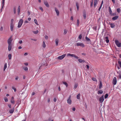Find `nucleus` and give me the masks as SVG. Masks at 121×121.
Wrapping results in <instances>:
<instances>
[{
    "label": "nucleus",
    "instance_id": "obj_1",
    "mask_svg": "<svg viewBox=\"0 0 121 121\" xmlns=\"http://www.w3.org/2000/svg\"><path fill=\"white\" fill-rule=\"evenodd\" d=\"M115 42L117 46L118 47H121V43H120L117 40H115Z\"/></svg>",
    "mask_w": 121,
    "mask_h": 121
},
{
    "label": "nucleus",
    "instance_id": "obj_2",
    "mask_svg": "<svg viewBox=\"0 0 121 121\" xmlns=\"http://www.w3.org/2000/svg\"><path fill=\"white\" fill-rule=\"evenodd\" d=\"M76 45L77 46H80L82 48H84L85 46L84 44L81 43H76Z\"/></svg>",
    "mask_w": 121,
    "mask_h": 121
},
{
    "label": "nucleus",
    "instance_id": "obj_3",
    "mask_svg": "<svg viewBox=\"0 0 121 121\" xmlns=\"http://www.w3.org/2000/svg\"><path fill=\"white\" fill-rule=\"evenodd\" d=\"M23 22V21L22 19H21L19 21L18 23V28H20L22 26V23Z\"/></svg>",
    "mask_w": 121,
    "mask_h": 121
},
{
    "label": "nucleus",
    "instance_id": "obj_4",
    "mask_svg": "<svg viewBox=\"0 0 121 121\" xmlns=\"http://www.w3.org/2000/svg\"><path fill=\"white\" fill-rule=\"evenodd\" d=\"M66 55L65 54H63L61 56H59L58 57L57 59L59 60H61L65 57Z\"/></svg>",
    "mask_w": 121,
    "mask_h": 121
},
{
    "label": "nucleus",
    "instance_id": "obj_5",
    "mask_svg": "<svg viewBox=\"0 0 121 121\" xmlns=\"http://www.w3.org/2000/svg\"><path fill=\"white\" fill-rule=\"evenodd\" d=\"M12 36H11L9 39L7 41L8 43V44H12L11 43L13 39L12 38Z\"/></svg>",
    "mask_w": 121,
    "mask_h": 121
},
{
    "label": "nucleus",
    "instance_id": "obj_6",
    "mask_svg": "<svg viewBox=\"0 0 121 121\" xmlns=\"http://www.w3.org/2000/svg\"><path fill=\"white\" fill-rule=\"evenodd\" d=\"M71 95H70L67 100L68 103L70 104H71L72 103V101L71 99Z\"/></svg>",
    "mask_w": 121,
    "mask_h": 121
},
{
    "label": "nucleus",
    "instance_id": "obj_7",
    "mask_svg": "<svg viewBox=\"0 0 121 121\" xmlns=\"http://www.w3.org/2000/svg\"><path fill=\"white\" fill-rule=\"evenodd\" d=\"M117 82V79L116 77H114V78L113 80L112 81L113 84L114 85L116 84Z\"/></svg>",
    "mask_w": 121,
    "mask_h": 121
},
{
    "label": "nucleus",
    "instance_id": "obj_8",
    "mask_svg": "<svg viewBox=\"0 0 121 121\" xmlns=\"http://www.w3.org/2000/svg\"><path fill=\"white\" fill-rule=\"evenodd\" d=\"M104 100V95H103L100 98L99 100L100 103H102L103 102Z\"/></svg>",
    "mask_w": 121,
    "mask_h": 121
},
{
    "label": "nucleus",
    "instance_id": "obj_9",
    "mask_svg": "<svg viewBox=\"0 0 121 121\" xmlns=\"http://www.w3.org/2000/svg\"><path fill=\"white\" fill-rule=\"evenodd\" d=\"M109 11L110 14L112 16H115V15H113L112 14V11L111 10L110 7H109Z\"/></svg>",
    "mask_w": 121,
    "mask_h": 121
},
{
    "label": "nucleus",
    "instance_id": "obj_10",
    "mask_svg": "<svg viewBox=\"0 0 121 121\" xmlns=\"http://www.w3.org/2000/svg\"><path fill=\"white\" fill-rule=\"evenodd\" d=\"M11 102L13 104H14L15 103V101L14 100V98L13 96L11 98Z\"/></svg>",
    "mask_w": 121,
    "mask_h": 121
},
{
    "label": "nucleus",
    "instance_id": "obj_11",
    "mask_svg": "<svg viewBox=\"0 0 121 121\" xmlns=\"http://www.w3.org/2000/svg\"><path fill=\"white\" fill-rule=\"evenodd\" d=\"M12 44H8V50L9 51H10L12 49Z\"/></svg>",
    "mask_w": 121,
    "mask_h": 121
},
{
    "label": "nucleus",
    "instance_id": "obj_12",
    "mask_svg": "<svg viewBox=\"0 0 121 121\" xmlns=\"http://www.w3.org/2000/svg\"><path fill=\"white\" fill-rule=\"evenodd\" d=\"M44 3L45 5L48 8L49 7V5L46 1H44Z\"/></svg>",
    "mask_w": 121,
    "mask_h": 121
},
{
    "label": "nucleus",
    "instance_id": "obj_13",
    "mask_svg": "<svg viewBox=\"0 0 121 121\" xmlns=\"http://www.w3.org/2000/svg\"><path fill=\"white\" fill-rule=\"evenodd\" d=\"M20 6H19L17 9V14L18 15H19L20 13Z\"/></svg>",
    "mask_w": 121,
    "mask_h": 121
},
{
    "label": "nucleus",
    "instance_id": "obj_14",
    "mask_svg": "<svg viewBox=\"0 0 121 121\" xmlns=\"http://www.w3.org/2000/svg\"><path fill=\"white\" fill-rule=\"evenodd\" d=\"M14 111V108H13L9 110V112L10 113H13Z\"/></svg>",
    "mask_w": 121,
    "mask_h": 121
},
{
    "label": "nucleus",
    "instance_id": "obj_15",
    "mask_svg": "<svg viewBox=\"0 0 121 121\" xmlns=\"http://www.w3.org/2000/svg\"><path fill=\"white\" fill-rule=\"evenodd\" d=\"M118 18V16H116L112 18V20H117Z\"/></svg>",
    "mask_w": 121,
    "mask_h": 121
},
{
    "label": "nucleus",
    "instance_id": "obj_16",
    "mask_svg": "<svg viewBox=\"0 0 121 121\" xmlns=\"http://www.w3.org/2000/svg\"><path fill=\"white\" fill-rule=\"evenodd\" d=\"M102 82H101L100 81V83L99 85V89H101V88L102 87Z\"/></svg>",
    "mask_w": 121,
    "mask_h": 121
},
{
    "label": "nucleus",
    "instance_id": "obj_17",
    "mask_svg": "<svg viewBox=\"0 0 121 121\" xmlns=\"http://www.w3.org/2000/svg\"><path fill=\"white\" fill-rule=\"evenodd\" d=\"M55 10L57 16H58L59 14V11L56 8H55Z\"/></svg>",
    "mask_w": 121,
    "mask_h": 121
},
{
    "label": "nucleus",
    "instance_id": "obj_18",
    "mask_svg": "<svg viewBox=\"0 0 121 121\" xmlns=\"http://www.w3.org/2000/svg\"><path fill=\"white\" fill-rule=\"evenodd\" d=\"M103 92V91L101 90H100L98 91L97 93L98 94H101Z\"/></svg>",
    "mask_w": 121,
    "mask_h": 121
},
{
    "label": "nucleus",
    "instance_id": "obj_19",
    "mask_svg": "<svg viewBox=\"0 0 121 121\" xmlns=\"http://www.w3.org/2000/svg\"><path fill=\"white\" fill-rule=\"evenodd\" d=\"M14 27V25L13 24H11L10 25V30H11L12 31L13 30Z\"/></svg>",
    "mask_w": 121,
    "mask_h": 121
},
{
    "label": "nucleus",
    "instance_id": "obj_20",
    "mask_svg": "<svg viewBox=\"0 0 121 121\" xmlns=\"http://www.w3.org/2000/svg\"><path fill=\"white\" fill-rule=\"evenodd\" d=\"M85 39L87 41L89 42H91V40L87 36L86 37Z\"/></svg>",
    "mask_w": 121,
    "mask_h": 121
},
{
    "label": "nucleus",
    "instance_id": "obj_21",
    "mask_svg": "<svg viewBox=\"0 0 121 121\" xmlns=\"http://www.w3.org/2000/svg\"><path fill=\"white\" fill-rule=\"evenodd\" d=\"M76 5L77 7V9L78 10L79 9V5L78 3L77 2L76 3Z\"/></svg>",
    "mask_w": 121,
    "mask_h": 121
},
{
    "label": "nucleus",
    "instance_id": "obj_22",
    "mask_svg": "<svg viewBox=\"0 0 121 121\" xmlns=\"http://www.w3.org/2000/svg\"><path fill=\"white\" fill-rule=\"evenodd\" d=\"M74 56V54H71L70 53H68L67 55V56H70L71 57H73V56Z\"/></svg>",
    "mask_w": 121,
    "mask_h": 121
},
{
    "label": "nucleus",
    "instance_id": "obj_23",
    "mask_svg": "<svg viewBox=\"0 0 121 121\" xmlns=\"http://www.w3.org/2000/svg\"><path fill=\"white\" fill-rule=\"evenodd\" d=\"M55 43H56V46H57L58 45V39H56L55 40Z\"/></svg>",
    "mask_w": 121,
    "mask_h": 121
},
{
    "label": "nucleus",
    "instance_id": "obj_24",
    "mask_svg": "<svg viewBox=\"0 0 121 121\" xmlns=\"http://www.w3.org/2000/svg\"><path fill=\"white\" fill-rule=\"evenodd\" d=\"M78 61H79V62L80 63L84 62H85L84 60H82L81 59H79L78 60Z\"/></svg>",
    "mask_w": 121,
    "mask_h": 121
},
{
    "label": "nucleus",
    "instance_id": "obj_25",
    "mask_svg": "<svg viewBox=\"0 0 121 121\" xmlns=\"http://www.w3.org/2000/svg\"><path fill=\"white\" fill-rule=\"evenodd\" d=\"M97 0H94V7H95L96 6L97 3Z\"/></svg>",
    "mask_w": 121,
    "mask_h": 121
},
{
    "label": "nucleus",
    "instance_id": "obj_26",
    "mask_svg": "<svg viewBox=\"0 0 121 121\" xmlns=\"http://www.w3.org/2000/svg\"><path fill=\"white\" fill-rule=\"evenodd\" d=\"M7 67V64L6 63H5L4 64V71H5V69H6Z\"/></svg>",
    "mask_w": 121,
    "mask_h": 121
},
{
    "label": "nucleus",
    "instance_id": "obj_27",
    "mask_svg": "<svg viewBox=\"0 0 121 121\" xmlns=\"http://www.w3.org/2000/svg\"><path fill=\"white\" fill-rule=\"evenodd\" d=\"M46 45L44 42L43 41V48H44L46 47Z\"/></svg>",
    "mask_w": 121,
    "mask_h": 121
},
{
    "label": "nucleus",
    "instance_id": "obj_28",
    "mask_svg": "<svg viewBox=\"0 0 121 121\" xmlns=\"http://www.w3.org/2000/svg\"><path fill=\"white\" fill-rule=\"evenodd\" d=\"M80 94L79 93L77 95V99H80Z\"/></svg>",
    "mask_w": 121,
    "mask_h": 121
},
{
    "label": "nucleus",
    "instance_id": "obj_29",
    "mask_svg": "<svg viewBox=\"0 0 121 121\" xmlns=\"http://www.w3.org/2000/svg\"><path fill=\"white\" fill-rule=\"evenodd\" d=\"M111 27L112 28H113L115 26V25L114 24L111 23L110 24Z\"/></svg>",
    "mask_w": 121,
    "mask_h": 121
},
{
    "label": "nucleus",
    "instance_id": "obj_30",
    "mask_svg": "<svg viewBox=\"0 0 121 121\" xmlns=\"http://www.w3.org/2000/svg\"><path fill=\"white\" fill-rule=\"evenodd\" d=\"M13 12L14 14H15L16 13V7H14L13 8Z\"/></svg>",
    "mask_w": 121,
    "mask_h": 121
},
{
    "label": "nucleus",
    "instance_id": "obj_31",
    "mask_svg": "<svg viewBox=\"0 0 121 121\" xmlns=\"http://www.w3.org/2000/svg\"><path fill=\"white\" fill-rule=\"evenodd\" d=\"M5 1L2 0V6L1 7L2 9L3 8L4 5V4Z\"/></svg>",
    "mask_w": 121,
    "mask_h": 121
},
{
    "label": "nucleus",
    "instance_id": "obj_32",
    "mask_svg": "<svg viewBox=\"0 0 121 121\" xmlns=\"http://www.w3.org/2000/svg\"><path fill=\"white\" fill-rule=\"evenodd\" d=\"M34 21L35 22L36 24L37 25H39V24L38 23L36 19H35L34 20Z\"/></svg>",
    "mask_w": 121,
    "mask_h": 121
},
{
    "label": "nucleus",
    "instance_id": "obj_33",
    "mask_svg": "<svg viewBox=\"0 0 121 121\" xmlns=\"http://www.w3.org/2000/svg\"><path fill=\"white\" fill-rule=\"evenodd\" d=\"M12 55L11 54H10L8 55V57H9V59L10 60L11 58Z\"/></svg>",
    "mask_w": 121,
    "mask_h": 121
},
{
    "label": "nucleus",
    "instance_id": "obj_34",
    "mask_svg": "<svg viewBox=\"0 0 121 121\" xmlns=\"http://www.w3.org/2000/svg\"><path fill=\"white\" fill-rule=\"evenodd\" d=\"M83 17L84 19H86V14L85 13H84L83 14Z\"/></svg>",
    "mask_w": 121,
    "mask_h": 121
},
{
    "label": "nucleus",
    "instance_id": "obj_35",
    "mask_svg": "<svg viewBox=\"0 0 121 121\" xmlns=\"http://www.w3.org/2000/svg\"><path fill=\"white\" fill-rule=\"evenodd\" d=\"M33 32L35 34H37L38 33L39 31L37 30L36 31H33Z\"/></svg>",
    "mask_w": 121,
    "mask_h": 121
},
{
    "label": "nucleus",
    "instance_id": "obj_36",
    "mask_svg": "<svg viewBox=\"0 0 121 121\" xmlns=\"http://www.w3.org/2000/svg\"><path fill=\"white\" fill-rule=\"evenodd\" d=\"M63 83L66 86V87H67L68 86V84L66 82H63Z\"/></svg>",
    "mask_w": 121,
    "mask_h": 121
},
{
    "label": "nucleus",
    "instance_id": "obj_37",
    "mask_svg": "<svg viewBox=\"0 0 121 121\" xmlns=\"http://www.w3.org/2000/svg\"><path fill=\"white\" fill-rule=\"evenodd\" d=\"M12 88L13 89V90H14V92H16V89L14 87L12 86Z\"/></svg>",
    "mask_w": 121,
    "mask_h": 121
},
{
    "label": "nucleus",
    "instance_id": "obj_38",
    "mask_svg": "<svg viewBox=\"0 0 121 121\" xmlns=\"http://www.w3.org/2000/svg\"><path fill=\"white\" fill-rule=\"evenodd\" d=\"M4 100L5 102H7L8 101V100L7 97H5L4 98Z\"/></svg>",
    "mask_w": 121,
    "mask_h": 121
},
{
    "label": "nucleus",
    "instance_id": "obj_39",
    "mask_svg": "<svg viewBox=\"0 0 121 121\" xmlns=\"http://www.w3.org/2000/svg\"><path fill=\"white\" fill-rule=\"evenodd\" d=\"M78 84H75L74 86V89H76L77 88V86H78Z\"/></svg>",
    "mask_w": 121,
    "mask_h": 121
},
{
    "label": "nucleus",
    "instance_id": "obj_40",
    "mask_svg": "<svg viewBox=\"0 0 121 121\" xmlns=\"http://www.w3.org/2000/svg\"><path fill=\"white\" fill-rule=\"evenodd\" d=\"M74 57L75 58L77 59H78V57L77 56L75 55L74 54V56H73V57Z\"/></svg>",
    "mask_w": 121,
    "mask_h": 121
},
{
    "label": "nucleus",
    "instance_id": "obj_41",
    "mask_svg": "<svg viewBox=\"0 0 121 121\" xmlns=\"http://www.w3.org/2000/svg\"><path fill=\"white\" fill-rule=\"evenodd\" d=\"M14 21V20L13 19H12L11 21V24H13V22Z\"/></svg>",
    "mask_w": 121,
    "mask_h": 121
},
{
    "label": "nucleus",
    "instance_id": "obj_42",
    "mask_svg": "<svg viewBox=\"0 0 121 121\" xmlns=\"http://www.w3.org/2000/svg\"><path fill=\"white\" fill-rule=\"evenodd\" d=\"M109 42V40L108 39V37H106V43H108Z\"/></svg>",
    "mask_w": 121,
    "mask_h": 121
},
{
    "label": "nucleus",
    "instance_id": "obj_43",
    "mask_svg": "<svg viewBox=\"0 0 121 121\" xmlns=\"http://www.w3.org/2000/svg\"><path fill=\"white\" fill-rule=\"evenodd\" d=\"M67 30L65 29L64 30V35L66 34L67 33Z\"/></svg>",
    "mask_w": 121,
    "mask_h": 121
},
{
    "label": "nucleus",
    "instance_id": "obj_44",
    "mask_svg": "<svg viewBox=\"0 0 121 121\" xmlns=\"http://www.w3.org/2000/svg\"><path fill=\"white\" fill-rule=\"evenodd\" d=\"M120 8H118L117 9V12L118 13H119L120 12Z\"/></svg>",
    "mask_w": 121,
    "mask_h": 121
},
{
    "label": "nucleus",
    "instance_id": "obj_45",
    "mask_svg": "<svg viewBox=\"0 0 121 121\" xmlns=\"http://www.w3.org/2000/svg\"><path fill=\"white\" fill-rule=\"evenodd\" d=\"M79 21L78 19L77 20V25L78 26H79Z\"/></svg>",
    "mask_w": 121,
    "mask_h": 121
},
{
    "label": "nucleus",
    "instance_id": "obj_46",
    "mask_svg": "<svg viewBox=\"0 0 121 121\" xmlns=\"http://www.w3.org/2000/svg\"><path fill=\"white\" fill-rule=\"evenodd\" d=\"M3 28L2 26L0 28V31H2L3 30Z\"/></svg>",
    "mask_w": 121,
    "mask_h": 121
},
{
    "label": "nucleus",
    "instance_id": "obj_47",
    "mask_svg": "<svg viewBox=\"0 0 121 121\" xmlns=\"http://www.w3.org/2000/svg\"><path fill=\"white\" fill-rule=\"evenodd\" d=\"M92 80L93 81H97V79L95 78H92Z\"/></svg>",
    "mask_w": 121,
    "mask_h": 121
},
{
    "label": "nucleus",
    "instance_id": "obj_48",
    "mask_svg": "<svg viewBox=\"0 0 121 121\" xmlns=\"http://www.w3.org/2000/svg\"><path fill=\"white\" fill-rule=\"evenodd\" d=\"M82 38V36L81 35H80L79 36L78 38L79 39H81Z\"/></svg>",
    "mask_w": 121,
    "mask_h": 121
},
{
    "label": "nucleus",
    "instance_id": "obj_49",
    "mask_svg": "<svg viewBox=\"0 0 121 121\" xmlns=\"http://www.w3.org/2000/svg\"><path fill=\"white\" fill-rule=\"evenodd\" d=\"M118 63L119 65V66L121 68V61H118Z\"/></svg>",
    "mask_w": 121,
    "mask_h": 121
},
{
    "label": "nucleus",
    "instance_id": "obj_50",
    "mask_svg": "<svg viewBox=\"0 0 121 121\" xmlns=\"http://www.w3.org/2000/svg\"><path fill=\"white\" fill-rule=\"evenodd\" d=\"M24 69L25 71H27L28 70V68L27 67H26L24 68Z\"/></svg>",
    "mask_w": 121,
    "mask_h": 121
},
{
    "label": "nucleus",
    "instance_id": "obj_51",
    "mask_svg": "<svg viewBox=\"0 0 121 121\" xmlns=\"http://www.w3.org/2000/svg\"><path fill=\"white\" fill-rule=\"evenodd\" d=\"M8 106L9 108H10L11 107V105L10 104H8Z\"/></svg>",
    "mask_w": 121,
    "mask_h": 121
},
{
    "label": "nucleus",
    "instance_id": "obj_52",
    "mask_svg": "<svg viewBox=\"0 0 121 121\" xmlns=\"http://www.w3.org/2000/svg\"><path fill=\"white\" fill-rule=\"evenodd\" d=\"M93 4V1H91V6L92 7V6Z\"/></svg>",
    "mask_w": 121,
    "mask_h": 121
},
{
    "label": "nucleus",
    "instance_id": "obj_53",
    "mask_svg": "<svg viewBox=\"0 0 121 121\" xmlns=\"http://www.w3.org/2000/svg\"><path fill=\"white\" fill-rule=\"evenodd\" d=\"M45 38L47 39H48V37L47 35H45Z\"/></svg>",
    "mask_w": 121,
    "mask_h": 121
},
{
    "label": "nucleus",
    "instance_id": "obj_54",
    "mask_svg": "<svg viewBox=\"0 0 121 121\" xmlns=\"http://www.w3.org/2000/svg\"><path fill=\"white\" fill-rule=\"evenodd\" d=\"M56 98H54L53 99V101L54 102H56Z\"/></svg>",
    "mask_w": 121,
    "mask_h": 121
},
{
    "label": "nucleus",
    "instance_id": "obj_55",
    "mask_svg": "<svg viewBox=\"0 0 121 121\" xmlns=\"http://www.w3.org/2000/svg\"><path fill=\"white\" fill-rule=\"evenodd\" d=\"M86 68L88 70L89 69V66L88 65H86Z\"/></svg>",
    "mask_w": 121,
    "mask_h": 121
},
{
    "label": "nucleus",
    "instance_id": "obj_56",
    "mask_svg": "<svg viewBox=\"0 0 121 121\" xmlns=\"http://www.w3.org/2000/svg\"><path fill=\"white\" fill-rule=\"evenodd\" d=\"M30 13L29 11L28 12V16H29L30 15Z\"/></svg>",
    "mask_w": 121,
    "mask_h": 121
},
{
    "label": "nucleus",
    "instance_id": "obj_57",
    "mask_svg": "<svg viewBox=\"0 0 121 121\" xmlns=\"http://www.w3.org/2000/svg\"><path fill=\"white\" fill-rule=\"evenodd\" d=\"M22 43V40H21L20 41H19V43L21 44Z\"/></svg>",
    "mask_w": 121,
    "mask_h": 121
},
{
    "label": "nucleus",
    "instance_id": "obj_58",
    "mask_svg": "<svg viewBox=\"0 0 121 121\" xmlns=\"http://www.w3.org/2000/svg\"><path fill=\"white\" fill-rule=\"evenodd\" d=\"M118 76L119 78L121 79V74H119V75Z\"/></svg>",
    "mask_w": 121,
    "mask_h": 121
},
{
    "label": "nucleus",
    "instance_id": "obj_59",
    "mask_svg": "<svg viewBox=\"0 0 121 121\" xmlns=\"http://www.w3.org/2000/svg\"><path fill=\"white\" fill-rule=\"evenodd\" d=\"M72 110L73 111H74L75 110V108H72Z\"/></svg>",
    "mask_w": 121,
    "mask_h": 121
},
{
    "label": "nucleus",
    "instance_id": "obj_60",
    "mask_svg": "<svg viewBox=\"0 0 121 121\" xmlns=\"http://www.w3.org/2000/svg\"><path fill=\"white\" fill-rule=\"evenodd\" d=\"M40 9L42 12L43 11V9L42 7H40Z\"/></svg>",
    "mask_w": 121,
    "mask_h": 121
},
{
    "label": "nucleus",
    "instance_id": "obj_61",
    "mask_svg": "<svg viewBox=\"0 0 121 121\" xmlns=\"http://www.w3.org/2000/svg\"><path fill=\"white\" fill-rule=\"evenodd\" d=\"M50 101V98H48V103H49Z\"/></svg>",
    "mask_w": 121,
    "mask_h": 121
},
{
    "label": "nucleus",
    "instance_id": "obj_62",
    "mask_svg": "<svg viewBox=\"0 0 121 121\" xmlns=\"http://www.w3.org/2000/svg\"><path fill=\"white\" fill-rule=\"evenodd\" d=\"M101 7H102L101 5H100V7H99V9H98L99 10V11L100 10V9L101 8Z\"/></svg>",
    "mask_w": 121,
    "mask_h": 121
},
{
    "label": "nucleus",
    "instance_id": "obj_63",
    "mask_svg": "<svg viewBox=\"0 0 121 121\" xmlns=\"http://www.w3.org/2000/svg\"><path fill=\"white\" fill-rule=\"evenodd\" d=\"M73 16H71V17L70 19L71 20H73Z\"/></svg>",
    "mask_w": 121,
    "mask_h": 121
},
{
    "label": "nucleus",
    "instance_id": "obj_64",
    "mask_svg": "<svg viewBox=\"0 0 121 121\" xmlns=\"http://www.w3.org/2000/svg\"><path fill=\"white\" fill-rule=\"evenodd\" d=\"M18 48L19 49H21L22 48V47L21 46H20L18 47Z\"/></svg>",
    "mask_w": 121,
    "mask_h": 121
}]
</instances>
